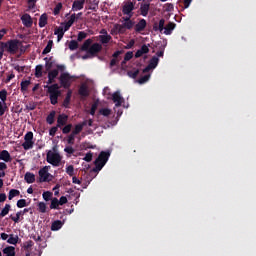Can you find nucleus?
Wrapping results in <instances>:
<instances>
[{"label":"nucleus","instance_id":"37","mask_svg":"<svg viewBox=\"0 0 256 256\" xmlns=\"http://www.w3.org/2000/svg\"><path fill=\"white\" fill-rule=\"evenodd\" d=\"M35 77L37 79H40L41 77H43V65H36Z\"/></svg>","mask_w":256,"mask_h":256},{"label":"nucleus","instance_id":"60","mask_svg":"<svg viewBox=\"0 0 256 256\" xmlns=\"http://www.w3.org/2000/svg\"><path fill=\"white\" fill-rule=\"evenodd\" d=\"M97 109H98V103L95 102V103H93L92 106H91L90 115H95Z\"/></svg>","mask_w":256,"mask_h":256},{"label":"nucleus","instance_id":"53","mask_svg":"<svg viewBox=\"0 0 256 256\" xmlns=\"http://www.w3.org/2000/svg\"><path fill=\"white\" fill-rule=\"evenodd\" d=\"M78 47H79V43L77 41H70L69 49L71 51H76V49H78Z\"/></svg>","mask_w":256,"mask_h":256},{"label":"nucleus","instance_id":"7","mask_svg":"<svg viewBox=\"0 0 256 256\" xmlns=\"http://www.w3.org/2000/svg\"><path fill=\"white\" fill-rule=\"evenodd\" d=\"M25 141L24 143H22V147L23 149H25V151H29V149H33L34 147V133L33 131H28L26 134H25V137H24Z\"/></svg>","mask_w":256,"mask_h":256},{"label":"nucleus","instance_id":"2","mask_svg":"<svg viewBox=\"0 0 256 256\" xmlns=\"http://www.w3.org/2000/svg\"><path fill=\"white\" fill-rule=\"evenodd\" d=\"M110 156V151H101L94 161L95 167L93 168V171L95 173L102 171L103 167H105L106 163H108Z\"/></svg>","mask_w":256,"mask_h":256},{"label":"nucleus","instance_id":"40","mask_svg":"<svg viewBox=\"0 0 256 256\" xmlns=\"http://www.w3.org/2000/svg\"><path fill=\"white\" fill-rule=\"evenodd\" d=\"M8 168V165L6 163H4L3 160H1L0 162V177H5L6 173V169Z\"/></svg>","mask_w":256,"mask_h":256},{"label":"nucleus","instance_id":"32","mask_svg":"<svg viewBox=\"0 0 256 256\" xmlns=\"http://www.w3.org/2000/svg\"><path fill=\"white\" fill-rule=\"evenodd\" d=\"M54 35H58V42H60L65 35L63 27H56V29L54 30Z\"/></svg>","mask_w":256,"mask_h":256},{"label":"nucleus","instance_id":"20","mask_svg":"<svg viewBox=\"0 0 256 256\" xmlns=\"http://www.w3.org/2000/svg\"><path fill=\"white\" fill-rule=\"evenodd\" d=\"M0 160H2L3 163H6V164L9 163L10 161H12V157H11L9 151H7L6 149L1 151Z\"/></svg>","mask_w":256,"mask_h":256},{"label":"nucleus","instance_id":"44","mask_svg":"<svg viewBox=\"0 0 256 256\" xmlns=\"http://www.w3.org/2000/svg\"><path fill=\"white\" fill-rule=\"evenodd\" d=\"M23 215V211H17L16 215H10V219L14 221L15 223H19L21 216Z\"/></svg>","mask_w":256,"mask_h":256},{"label":"nucleus","instance_id":"27","mask_svg":"<svg viewBox=\"0 0 256 256\" xmlns=\"http://www.w3.org/2000/svg\"><path fill=\"white\" fill-rule=\"evenodd\" d=\"M3 253H4V256H15L16 255L15 247L12 245H9L8 247H4Z\"/></svg>","mask_w":256,"mask_h":256},{"label":"nucleus","instance_id":"58","mask_svg":"<svg viewBox=\"0 0 256 256\" xmlns=\"http://www.w3.org/2000/svg\"><path fill=\"white\" fill-rule=\"evenodd\" d=\"M64 151L65 153H68V155H73V153H75V149L71 145H69L68 147H65Z\"/></svg>","mask_w":256,"mask_h":256},{"label":"nucleus","instance_id":"63","mask_svg":"<svg viewBox=\"0 0 256 256\" xmlns=\"http://www.w3.org/2000/svg\"><path fill=\"white\" fill-rule=\"evenodd\" d=\"M101 115H104V117H109L111 115V109H100Z\"/></svg>","mask_w":256,"mask_h":256},{"label":"nucleus","instance_id":"31","mask_svg":"<svg viewBox=\"0 0 256 256\" xmlns=\"http://www.w3.org/2000/svg\"><path fill=\"white\" fill-rule=\"evenodd\" d=\"M63 227V221L60 219H57L56 221H53L51 224V230L52 231H59Z\"/></svg>","mask_w":256,"mask_h":256},{"label":"nucleus","instance_id":"50","mask_svg":"<svg viewBox=\"0 0 256 256\" xmlns=\"http://www.w3.org/2000/svg\"><path fill=\"white\" fill-rule=\"evenodd\" d=\"M83 131V125L82 123H78L77 125H75L74 127V139L76 135H79V133H81Z\"/></svg>","mask_w":256,"mask_h":256},{"label":"nucleus","instance_id":"39","mask_svg":"<svg viewBox=\"0 0 256 256\" xmlns=\"http://www.w3.org/2000/svg\"><path fill=\"white\" fill-rule=\"evenodd\" d=\"M18 195H20L19 189H10L8 199L11 201L12 199H14V197H17Z\"/></svg>","mask_w":256,"mask_h":256},{"label":"nucleus","instance_id":"36","mask_svg":"<svg viewBox=\"0 0 256 256\" xmlns=\"http://www.w3.org/2000/svg\"><path fill=\"white\" fill-rule=\"evenodd\" d=\"M35 180H36V177H35L34 173H31L29 171L27 173H25V181L27 183H34Z\"/></svg>","mask_w":256,"mask_h":256},{"label":"nucleus","instance_id":"11","mask_svg":"<svg viewBox=\"0 0 256 256\" xmlns=\"http://www.w3.org/2000/svg\"><path fill=\"white\" fill-rule=\"evenodd\" d=\"M123 51H115V53H113L112 55V59L110 61V67L113 68L115 67L116 65H119L122 57L121 55H123Z\"/></svg>","mask_w":256,"mask_h":256},{"label":"nucleus","instance_id":"22","mask_svg":"<svg viewBox=\"0 0 256 256\" xmlns=\"http://www.w3.org/2000/svg\"><path fill=\"white\" fill-rule=\"evenodd\" d=\"M147 53H149V47H147V45H142V47L138 49V51H136L135 58L139 59L140 57H143V55H146Z\"/></svg>","mask_w":256,"mask_h":256},{"label":"nucleus","instance_id":"33","mask_svg":"<svg viewBox=\"0 0 256 256\" xmlns=\"http://www.w3.org/2000/svg\"><path fill=\"white\" fill-rule=\"evenodd\" d=\"M56 111H51L46 117V122L48 125H53L55 123Z\"/></svg>","mask_w":256,"mask_h":256},{"label":"nucleus","instance_id":"5","mask_svg":"<svg viewBox=\"0 0 256 256\" xmlns=\"http://www.w3.org/2000/svg\"><path fill=\"white\" fill-rule=\"evenodd\" d=\"M72 79H75V77L70 75V73H61L59 77L60 86L63 87V89H70L73 83Z\"/></svg>","mask_w":256,"mask_h":256},{"label":"nucleus","instance_id":"26","mask_svg":"<svg viewBox=\"0 0 256 256\" xmlns=\"http://www.w3.org/2000/svg\"><path fill=\"white\" fill-rule=\"evenodd\" d=\"M44 61L46 62L45 69L46 71H48V73H50V71H52L54 67L53 57H50L49 59L48 57H45Z\"/></svg>","mask_w":256,"mask_h":256},{"label":"nucleus","instance_id":"24","mask_svg":"<svg viewBox=\"0 0 256 256\" xmlns=\"http://www.w3.org/2000/svg\"><path fill=\"white\" fill-rule=\"evenodd\" d=\"M149 11H150L149 2H144V4H141L140 13H141L142 17H147Z\"/></svg>","mask_w":256,"mask_h":256},{"label":"nucleus","instance_id":"35","mask_svg":"<svg viewBox=\"0 0 256 256\" xmlns=\"http://www.w3.org/2000/svg\"><path fill=\"white\" fill-rule=\"evenodd\" d=\"M79 95H81V97H89L90 93L86 85H81V87L79 88Z\"/></svg>","mask_w":256,"mask_h":256},{"label":"nucleus","instance_id":"12","mask_svg":"<svg viewBox=\"0 0 256 256\" xmlns=\"http://www.w3.org/2000/svg\"><path fill=\"white\" fill-rule=\"evenodd\" d=\"M49 169H50V165H46L38 171L40 176V181H48L50 177Z\"/></svg>","mask_w":256,"mask_h":256},{"label":"nucleus","instance_id":"34","mask_svg":"<svg viewBox=\"0 0 256 256\" xmlns=\"http://www.w3.org/2000/svg\"><path fill=\"white\" fill-rule=\"evenodd\" d=\"M59 207H60V199H58V197H53L51 199L50 209H59Z\"/></svg>","mask_w":256,"mask_h":256},{"label":"nucleus","instance_id":"62","mask_svg":"<svg viewBox=\"0 0 256 256\" xmlns=\"http://www.w3.org/2000/svg\"><path fill=\"white\" fill-rule=\"evenodd\" d=\"M33 245H34V241L29 240V241H26V242L24 243V248H25L26 250H29V249H31V247H33Z\"/></svg>","mask_w":256,"mask_h":256},{"label":"nucleus","instance_id":"52","mask_svg":"<svg viewBox=\"0 0 256 256\" xmlns=\"http://www.w3.org/2000/svg\"><path fill=\"white\" fill-rule=\"evenodd\" d=\"M61 9H63V4L62 2H58L54 7V15H59V13H61Z\"/></svg>","mask_w":256,"mask_h":256},{"label":"nucleus","instance_id":"6","mask_svg":"<svg viewBox=\"0 0 256 256\" xmlns=\"http://www.w3.org/2000/svg\"><path fill=\"white\" fill-rule=\"evenodd\" d=\"M46 161H48V163L54 167H59L62 161V157L60 153H53V151H48L46 155Z\"/></svg>","mask_w":256,"mask_h":256},{"label":"nucleus","instance_id":"48","mask_svg":"<svg viewBox=\"0 0 256 256\" xmlns=\"http://www.w3.org/2000/svg\"><path fill=\"white\" fill-rule=\"evenodd\" d=\"M38 211H40V213H46L47 211V205L44 201H40L38 203Z\"/></svg>","mask_w":256,"mask_h":256},{"label":"nucleus","instance_id":"54","mask_svg":"<svg viewBox=\"0 0 256 256\" xmlns=\"http://www.w3.org/2000/svg\"><path fill=\"white\" fill-rule=\"evenodd\" d=\"M164 9L168 13H171V11H174V4H172V2H167L164 6Z\"/></svg>","mask_w":256,"mask_h":256},{"label":"nucleus","instance_id":"16","mask_svg":"<svg viewBox=\"0 0 256 256\" xmlns=\"http://www.w3.org/2000/svg\"><path fill=\"white\" fill-rule=\"evenodd\" d=\"M86 0H74L72 4V11H82L84 9Z\"/></svg>","mask_w":256,"mask_h":256},{"label":"nucleus","instance_id":"10","mask_svg":"<svg viewBox=\"0 0 256 256\" xmlns=\"http://www.w3.org/2000/svg\"><path fill=\"white\" fill-rule=\"evenodd\" d=\"M21 21L27 29H31L33 27V19L31 17V14H28V12H25V14H22Z\"/></svg>","mask_w":256,"mask_h":256},{"label":"nucleus","instance_id":"51","mask_svg":"<svg viewBox=\"0 0 256 256\" xmlns=\"http://www.w3.org/2000/svg\"><path fill=\"white\" fill-rule=\"evenodd\" d=\"M72 127H73L72 123H69L68 125L67 123H65L64 127L62 128V133L64 135H67L68 133H70Z\"/></svg>","mask_w":256,"mask_h":256},{"label":"nucleus","instance_id":"8","mask_svg":"<svg viewBox=\"0 0 256 256\" xmlns=\"http://www.w3.org/2000/svg\"><path fill=\"white\" fill-rule=\"evenodd\" d=\"M135 9V4L134 2H131V0H128V2H125L123 8H122V13L123 15H129L130 19L132 17L133 11Z\"/></svg>","mask_w":256,"mask_h":256},{"label":"nucleus","instance_id":"64","mask_svg":"<svg viewBox=\"0 0 256 256\" xmlns=\"http://www.w3.org/2000/svg\"><path fill=\"white\" fill-rule=\"evenodd\" d=\"M131 59H133V51H128L125 54V61H126V63H127V61H131Z\"/></svg>","mask_w":256,"mask_h":256},{"label":"nucleus","instance_id":"49","mask_svg":"<svg viewBox=\"0 0 256 256\" xmlns=\"http://www.w3.org/2000/svg\"><path fill=\"white\" fill-rule=\"evenodd\" d=\"M139 73H140L139 69H136V70H134V71H128V72H127V75H128V77H130L131 79H137V77L139 76Z\"/></svg>","mask_w":256,"mask_h":256},{"label":"nucleus","instance_id":"43","mask_svg":"<svg viewBox=\"0 0 256 256\" xmlns=\"http://www.w3.org/2000/svg\"><path fill=\"white\" fill-rule=\"evenodd\" d=\"M10 209H11L10 203H6L5 207H3V209L0 213V217H5L6 215H8Z\"/></svg>","mask_w":256,"mask_h":256},{"label":"nucleus","instance_id":"25","mask_svg":"<svg viewBox=\"0 0 256 256\" xmlns=\"http://www.w3.org/2000/svg\"><path fill=\"white\" fill-rule=\"evenodd\" d=\"M153 30L160 31V33L165 31V19H160L159 23H154Z\"/></svg>","mask_w":256,"mask_h":256},{"label":"nucleus","instance_id":"9","mask_svg":"<svg viewBox=\"0 0 256 256\" xmlns=\"http://www.w3.org/2000/svg\"><path fill=\"white\" fill-rule=\"evenodd\" d=\"M159 65V59L158 57L154 56L152 57V59H150L147 67H145V69H143V73H149L152 69H156V67H158Z\"/></svg>","mask_w":256,"mask_h":256},{"label":"nucleus","instance_id":"38","mask_svg":"<svg viewBox=\"0 0 256 256\" xmlns=\"http://www.w3.org/2000/svg\"><path fill=\"white\" fill-rule=\"evenodd\" d=\"M31 85L30 80L21 81V91L22 93H26L28 91L29 86Z\"/></svg>","mask_w":256,"mask_h":256},{"label":"nucleus","instance_id":"1","mask_svg":"<svg viewBox=\"0 0 256 256\" xmlns=\"http://www.w3.org/2000/svg\"><path fill=\"white\" fill-rule=\"evenodd\" d=\"M59 75V71L56 69H52L50 73H48V81L47 85H45L46 93L49 96L51 105H57L59 103V97L62 95V91L59 83H55L57 77Z\"/></svg>","mask_w":256,"mask_h":256},{"label":"nucleus","instance_id":"29","mask_svg":"<svg viewBox=\"0 0 256 256\" xmlns=\"http://www.w3.org/2000/svg\"><path fill=\"white\" fill-rule=\"evenodd\" d=\"M92 43H93L92 39H87L86 41H84V43L81 47V51H86L87 54L90 56L89 50L91 49Z\"/></svg>","mask_w":256,"mask_h":256},{"label":"nucleus","instance_id":"45","mask_svg":"<svg viewBox=\"0 0 256 256\" xmlns=\"http://www.w3.org/2000/svg\"><path fill=\"white\" fill-rule=\"evenodd\" d=\"M67 143L68 145L72 146L75 143V130L73 129V131L70 133V135H68L67 138Z\"/></svg>","mask_w":256,"mask_h":256},{"label":"nucleus","instance_id":"41","mask_svg":"<svg viewBox=\"0 0 256 256\" xmlns=\"http://www.w3.org/2000/svg\"><path fill=\"white\" fill-rule=\"evenodd\" d=\"M53 47V41H48V44L42 51V55H48V53H51Z\"/></svg>","mask_w":256,"mask_h":256},{"label":"nucleus","instance_id":"59","mask_svg":"<svg viewBox=\"0 0 256 256\" xmlns=\"http://www.w3.org/2000/svg\"><path fill=\"white\" fill-rule=\"evenodd\" d=\"M58 129H59L58 125H56L55 127H51V129H50V131H49L50 137H55V135H56Z\"/></svg>","mask_w":256,"mask_h":256},{"label":"nucleus","instance_id":"13","mask_svg":"<svg viewBox=\"0 0 256 256\" xmlns=\"http://www.w3.org/2000/svg\"><path fill=\"white\" fill-rule=\"evenodd\" d=\"M103 47L100 45V43H93L91 44L90 49H89V55L90 57H96L100 51H102Z\"/></svg>","mask_w":256,"mask_h":256},{"label":"nucleus","instance_id":"56","mask_svg":"<svg viewBox=\"0 0 256 256\" xmlns=\"http://www.w3.org/2000/svg\"><path fill=\"white\" fill-rule=\"evenodd\" d=\"M87 36L88 35L85 31H80V33H78L77 41L81 42L83 39H86Z\"/></svg>","mask_w":256,"mask_h":256},{"label":"nucleus","instance_id":"19","mask_svg":"<svg viewBox=\"0 0 256 256\" xmlns=\"http://www.w3.org/2000/svg\"><path fill=\"white\" fill-rule=\"evenodd\" d=\"M146 27H147V21L145 19H141L135 25V31H136V33H141L142 31H145Z\"/></svg>","mask_w":256,"mask_h":256},{"label":"nucleus","instance_id":"21","mask_svg":"<svg viewBox=\"0 0 256 256\" xmlns=\"http://www.w3.org/2000/svg\"><path fill=\"white\" fill-rule=\"evenodd\" d=\"M38 25L41 29H43L44 27H46V25H48V14H47V12H43V14H41Z\"/></svg>","mask_w":256,"mask_h":256},{"label":"nucleus","instance_id":"55","mask_svg":"<svg viewBox=\"0 0 256 256\" xmlns=\"http://www.w3.org/2000/svg\"><path fill=\"white\" fill-rule=\"evenodd\" d=\"M66 173L70 175V177H74V165H68Z\"/></svg>","mask_w":256,"mask_h":256},{"label":"nucleus","instance_id":"28","mask_svg":"<svg viewBox=\"0 0 256 256\" xmlns=\"http://www.w3.org/2000/svg\"><path fill=\"white\" fill-rule=\"evenodd\" d=\"M111 39L112 37L111 35H108V31H106L104 35H99V40L102 45H107L108 43H110Z\"/></svg>","mask_w":256,"mask_h":256},{"label":"nucleus","instance_id":"18","mask_svg":"<svg viewBox=\"0 0 256 256\" xmlns=\"http://www.w3.org/2000/svg\"><path fill=\"white\" fill-rule=\"evenodd\" d=\"M7 95H8V93H7L6 89H2V91H0V100H1L0 103H1V105L3 107V109H4L3 115H5V113H6Z\"/></svg>","mask_w":256,"mask_h":256},{"label":"nucleus","instance_id":"3","mask_svg":"<svg viewBox=\"0 0 256 256\" xmlns=\"http://www.w3.org/2000/svg\"><path fill=\"white\" fill-rule=\"evenodd\" d=\"M124 23L122 25L116 24L114 25L111 33L115 35H123L126 33V29L131 30L133 29L135 23L131 21V17H123Z\"/></svg>","mask_w":256,"mask_h":256},{"label":"nucleus","instance_id":"4","mask_svg":"<svg viewBox=\"0 0 256 256\" xmlns=\"http://www.w3.org/2000/svg\"><path fill=\"white\" fill-rule=\"evenodd\" d=\"M19 49V41L11 40L7 43H0V60L3 59L4 51H7L11 55H15Z\"/></svg>","mask_w":256,"mask_h":256},{"label":"nucleus","instance_id":"23","mask_svg":"<svg viewBox=\"0 0 256 256\" xmlns=\"http://www.w3.org/2000/svg\"><path fill=\"white\" fill-rule=\"evenodd\" d=\"M76 21V14L74 12V14H71L69 20L67 21V23L65 24V27H64V33H66V31H69V29H71L72 25H74Z\"/></svg>","mask_w":256,"mask_h":256},{"label":"nucleus","instance_id":"30","mask_svg":"<svg viewBox=\"0 0 256 256\" xmlns=\"http://www.w3.org/2000/svg\"><path fill=\"white\" fill-rule=\"evenodd\" d=\"M174 29H176V23H168L165 27L164 35H172Z\"/></svg>","mask_w":256,"mask_h":256},{"label":"nucleus","instance_id":"61","mask_svg":"<svg viewBox=\"0 0 256 256\" xmlns=\"http://www.w3.org/2000/svg\"><path fill=\"white\" fill-rule=\"evenodd\" d=\"M92 158H93V153L89 151V153H86L84 157V161H87V163H90L92 161Z\"/></svg>","mask_w":256,"mask_h":256},{"label":"nucleus","instance_id":"47","mask_svg":"<svg viewBox=\"0 0 256 256\" xmlns=\"http://www.w3.org/2000/svg\"><path fill=\"white\" fill-rule=\"evenodd\" d=\"M42 197H43L44 201H51V199L53 197V192L52 191H44V193H42Z\"/></svg>","mask_w":256,"mask_h":256},{"label":"nucleus","instance_id":"14","mask_svg":"<svg viewBox=\"0 0 256 256\" xmlns=\"http://www.w3.org/2000/svg\"><path fill=\"white\" fill-rule=\"evenodd\" d=\"M68 119H69V117L65 113L58 115L57 127L58 128L65 127L66 123H68Z\"/></svg>","mask_w":256,"mask_h":256},{"label":"nucleus","instance_id":"42","mask_svg":"<svg viewBox=\"0 0 256 256\" xmlns=\"http://www.w3.org/2000/svg\"><path fill=\"white\" fill-rule=\"evenodd\" d=\"M8 243H11V245H16L19 241L18 235L11 234L10 237L7 239Z\"/></svg>","mask_w":256,"mask_h":256},{"label":"nucleus","instance_id":"17","mask_svg":"<svg viewBox=\"0 0 256 256\" xmlns=\"http://www.w3.org/2000/svg\"><path fill=\"white\" fill-rule=\"evenodd\" d=\"M72 95H73L72 89L71 88L67 89L66 97L63 101V107H65V109H69Z\"/></svg>","mask_w":256,"mask_h":256},{"label":"nucleus","instance_id":"57","mask_svg":"<svg viewBox=\"0 0 256 256\" xmlns=\"http://www.w3.org/2000/svg\"><path fill=\"white\" fill-rule=\"evenodd\" d=\"M27 206V201L26 199H19L17 201V207L19 208H23V207H26Z\"/></svg>","mask_w":256,"mask_h":256},{"label":"nucleus","instance_id":"46","mask_svg":"<svg viewBox=\"0 0 256 256\" xmlns=\"http://www.w3.org/2000/svg\"><path fill=\"white\" fill-rule=\"evenodd\" d=\"M150 77H151V75L148 72L147 75H144L143 77H140V79H138V83L140 85H144L145 83H147L149 81Z\"/></svg>","mask_w":256,"mask_h":256},{"label":"nucleus","instance_id":"15","mask_svg":"<svg viewBox=\"0 0 256 256\" xmlns=\"http://www.w3.org/2000/svg\"><path fill=\"white\" fill-rule=\"evenodd\" d=\"M112 101L115 103L116 107H121L124 99L121 96V93H119V91H116L115 93H113L112 95Z\"/></svg>","mask_w":256,"mask_h":256}]
</instances>
